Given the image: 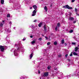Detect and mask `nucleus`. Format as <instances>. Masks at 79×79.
<instances>
[{
    "label": "nucleus",
    "instance_id": "f257e3e1",
    "mask_svg": "<svg viewBox=\"0 0 79 79\" xmlns=\"http://www.w3.org/2000/svg\"><path fill=\"white\" fill-rule=\"evenodd\" d=\"M23 45L21 44H15V46L17 47V50H19V49H20L21 47H22Z\"/></svg>",
    "mask_w": 79,
    "mask_h": 79
},
{
    "label": "nucleus",
    "instance_id": "f03ea898",
    "mask_svg": "<svg viewBox=\"0 0 79 79\" xmlns=\"http://www.w3.org/2000/svg\"><path fill=\"white\" fill-rule=\"evenodd\" d=\"M7 47L6 46H2V45H0V50H6L7 49Z\"/></svg>",
    "mask_w": 79,
    "mask_h": 79
},
{
    "label": "nucleus",
    "instance_id": "7ed1b4c3",
    "mask_svg": "<svg viewBox=\"0 0 79 79\" xmlns=\"http://www.w3.org/2000/svg\"><path fill=\"white\" fill-rule=\"evenodd\" d=\"M31 54L29 55V58L30 59H32V57L33 56V54H34V52H33V50H31Z\"/></svg>",
    "mask_w": 79,
    "mask_h": 79
},
{
    "label": "nucleus",
    "instance_id": "20e7f679",
    "mask_svg": "<svg viewBox=\"0 0 79 79\" xmlns=\"http://www.w3.org/2000/svg\"><path fill=\"white\" fill-rule=\"evenodd\" d=\"M63 8H67V9H73V7H71L69 6L68 5H65V6H64Z\"/></svg>",
    "mask_w": 79,
    "mask_h": 79
},
{
    "label": "nucleus",
    "instance_id": "39448f33",
    "mask_svg": "<svg viewBox=\"0 0 79 79\" xmlns=\"http://www.w3.org/2000/svg\"><path fill=\"white\" fill-rule=\"evenodd\" d=\"M17 53H18V51L17 50H15L14 51V54L15 56H16L18 55V54Z\"/></svg>",
    "mask_w": 79,
    "mask_h": 79
},
{
    "label": "nucleus",
    "instance_id": "423d86ee",
    "mask_svg": "<svg viewBox=\"0 0 79 79\" xmlns=\"http://www.w3.org/2000/svg\"><path fill=\"white\" fill-rule=\"evenodd\" d=\"M48 76V72H45L43 74V76L44 77H47Z\"/></svg>",
    "mask_w": 79,
    "mask_h": 79
},
{
    "label": "nucleus",
    "instance_id": "0eeeda50",
    "mask_svg": "<svg viewBox=\"0 0 79 79\" xmlns=\"http://www.w3.org/2000/svg\"><path fill=\"white\" fill-rule=\"evenodd\" d=\"M36 13H37V10H34L32 12L33 14H32V16H35L36 15Z\"/></svg>",
    "mask_w": 79,
    "mask_h": 79
},
{
    "label": "nucleus",
    "instance_id": "6e6552de",
    "mask_svg": "<svg viewBox=\"0 0 79 79\" xmlns=\"http://www.w3.org/2000/svg\"><path fill=\"white\" fill-rule=\"evenodd\" d=\"M58 70V69H57L56 68V69H54V70L52 71V72H53V73H54V72H55V71L56 72V73H54L55 74H56V73H58L57 72V71Z\"/></svg>",
    "mask_w": 79,
    "mask_h": 79
},
{
    "label": "nucleus",
    "instance_id": "1a4fd4ad",
    "mask_svg": "<svg viewBox=\"0 0 79 79\" xmlns=\"http://www.w3.org/2000/svg\"><path fill=\"white\" fill-rule=\"evenodd\" d=\"M20 79H25V76H21L20 77Z\"/></svg>",
    "mask_w": 79,
    "mask_h": 79
},
{
    "label": "nucleus",
    "instance_id": "9d476101",
    "mask_svg": "<svg viewBox=\"0 0 79 79\" xmlns=\"http://www.w3.org/2000/svg\"><path fill=\"white\" fill-rule=\"evenodd\" d=\"M69 19L70 20V21H73V20L74 19L73 17H70Z\"/></svg>",
    "mask_w": 79,
    "mask_h": 79
},
{
    "label": "nucleus",
    "instance_id": "9b49d317",
    "mask_svg": "<svg viewBox=\"0 0 79 79\" xmlns=\"http://www.w3.org/2000/svg\"><path fill=\"white\" fill-rule=\"evenodd\" d=\"M35 41H36V40H33V41L32 42H31V44L32 45H33V44H35Z\"/></svg>",
    "mask_w": 79,
    "mask_h": 79
},
{
    "label": "nucleus",
    "instance_id": "f8f14e48",
    "mask_svg": "<svg viewBox=\"0 0 79 79\" xmlns=\"http://www.w3.org/2000/svg\"><path fill=\"white\" fill-rule=\"evenodd\" d=\"M33 8H34L35 10H37V6L35 5L33 6Z\"/></svg>",
    "mask_w": 79,
    "mask_h": 79
},
{
    "label": "nucleus",
    "instance_id": "ddd939ff",
    "mask_svg": "<svg viewBox=\"0 0 79 79\" xmlns=\"http://www.w3.org/2000/svg\"><path fill=\"white\" fill-rule=\"evenodd\" d=\"M44 10H45L46 12H47V11L48 9H47V6H46L44 7Z\"/></svg>",
    "mask_w": 79,
    "mask_h": 79
},
{
    "label": "nucleus",
    "instance_id": "4468645a",
    "mask_svg": "<svg viewBox=\"0 0 79 79\" xmlns=\"http://www.w3.org/2000/svg\"><path fill=\"white\" fill-rule=\"evenodd\" d=\"M42 22L40 23V24H38L39 27H41V26H42Z\"/></svg>",
    "mask_w": 79,
    "mask_h": 79
},
{
    "label": "nucleus",
    "instance_id": "2eb2a0df",
    "mask_svg": "<svg viewBox=\"0 0 79 79\" xmlns=\"http://www.w3.org/2000/svg\"><path fill=\"white\" fill-rule=\"evenodd\" d=\"M44 30L45 31H47V28L46 27H45V26H44Z\"/></svg>",
    "mask_w": 79,
    "mask_h": 79
},
{
    "label": "nucleus",
    "instance_id": "dca6fc26",
    "mask_svg": "<svg viewBox=\"0 0 79 79\" xmlns=\"http://www.w3.org/2000/svg\"><path fill=\"white\" fill-rule=\"evenodd\" d=\"M7 32H10V31H9V29H6L5 30Z\"/></svg>",
    "mask_w": 79,
    "mask_h": 79
},
{
    "label": "nucleus",
    "instance_id": "f3484780",
    "mask_svg": "<svg viewBox=\"0 0 79 79\" xmlns=\"http://www.w3.org/2000/svg\"><path fill=\"white\" fill-rule=\"evenodd\" d=\"M64 43V40H61V44H63Z\"/></svg>",
    "mask_w": 79,
    "mask_h": 79
},
{
    "label": "nucleus",
    "instance_id": "a211bd4d",
    "mask_svg": "<svg viewBox=\"0 0 79 79\" xmlns=\"http://www.w3.org/2000/svg\"><path fill=\"white\" fill-rule=\"evenodd\" d=\"M45 38L46 39V40H48V39H50V36H49V38L47 37V36H45Z\"/></svg>",
    "mask_w": 79,
    "mask_h": 79
},
{
    "label": "nucleus",
    "instance_id": "6ab92c4d",
    "mask_svg": "<svg viewBox=\"0 0 79 79\" xmlns=\"http://www.w3.org/2000/svg\"><path fill=\"white\" fill-rule=\"evenodd\" d=\"M1 4H3L4 3V0H1Z\"/></svg>",
    "mask_w": 79,
    "mask_h": 79
},
{
    "label": "nucleus",
    "instance_id": "aec40b11",
    "mask_svg": "<svg viewBox=\"0 0 79 79\" xmlns=\"http://www.w3.org/2000/svg\"><path fill=\"white\" fill-rule=\"evenodd\" d=\"M73 55H74V56L77 55V53L75 52H73Z\"/></svg>",
    "mask_w": 79,
    "mask_h": 79
},
{
    "label": "nucleus",
    "instance_id": "412c9836",
    "mask_svg": "<svg viewBox=\"0 0 79 79\" xmlns=\"http://www.w3.org/2000/svg\"><path fill=\"white\" fill-rule=\"evenodd\" d=\"M54 44L55 45H57V42L56 41H55L54 42Z\"/></svg>",
    "mask_w": 79,
    "mask_h": 79
},
{
    "label": "nucleus",
    "instance_id": "4be33fe9",
    "mask_svg": "<svg viewBox=\"0 0 79 79\" xmlns=\"http://www.w3.org/2000/svg\"><path fill=\"white\" fill-rule=\"evenodd\" d=\"M51 68V66H48V69H50Z\"/></svg>",
    "mask_w": 79,
    "mask_h": 79
},
{
    "label": "nucleus",
    "instance_id": "5701e85b",
    "mask_svg": "<svg viewBox=\"0 0 79 79\" xmlns=\"http://www.w3.org/2000/svg\"><path fill=\"white\" fill-rule=\"evenodd\" d=\"M69 32H70V33H72V32H73V30H71L69 31Z\"/></svg>",
    "mask_w": 79,
    "mask_h": 79
},
{
    "label": "nucleus",
    "instance_id": "b1692460",
    "mask_svg": "<svg viewBox=\"0 0 79 79\" xmlns=\"http://www.w3.org/2000/svg\"><path fill=\"white\" fill-rule=\"evenodd\" d=\"M38 74H40V71L38 70Z\"/></svg>",
    "mask_w": 79,
    "mask_h": 79
},
{
    "label": "nucleus",
    "instance_id": "393cba45",
    "mask_svg": "<svg viewBox=\"0 0 79 79\" xmlns=\"http://www.w3.org/2000/svg\"><path fill=\"white\" fill-rule=\"evenodd\" d=\"M7 17L8 18V17H10V14H8L7 15Z\"/></svg>",
    "mask_w": 79,
    "mask_h": 79
},
{
    "label": "nucleus",
    "instance_id": "a878e982",
    "mask_svg": "<svg viewBox=\"0 0 79 79\" xmlns=\"http://www.w3.org/2000/svg\"><path fill=\"white\" fill-rule=\"evenodd\" d=\"M57 29H58V27L57 26H56V28H55V31H57Z\"/></svg>",
    "mask_w": 79,
    "mask_h": 79
},
{
    "label": "nucleus",
    "instance_id": "bb28decb",
    "mask_svg": "<svg viewBox=\"0 0 79 79\" xmlns=\"http://www.w3.org/2000/svg\"><path fill=\"white\" fill-rule=\"evenodd\" d=\"M50 44H51V43L49 42H48L47 44V45H50Z\"/></svg>",
    "mask_w": 79,
    "mask_h": 79
},
{
    "label": "nucleus",
    "instance_id": "cd10ccee",
    "mask_svg": "<svg viewBox=\"0 0 79 79\" xmlns=\"http://www.w3.org/2000/svg\"><path fill=\"white\" fill-rule=\"evenodd\" d=\"M60 23H58L57 24V26H58V27H60Z\"/></svg>",
    "mask_w": 79,
    "mask_h": 79
},
{
    "label": "nucleus",
    "instance_id": "c85d7f7f",
    "mask_svg": "<svg viewBox=\"0 0 79 79\" xmlns=\"http://www.w3.org/2000/svg\"><path fill=\"white\" fill-rule=\"evenodd\" d=\"M0 52H4V50H0Z\"/></svg>",
    "mask_w": 79,
    "mask_h": 79
},
{
    "label": "nucleus",
    "instance_id": "c756f323",
    "mask_svg": "<svg viewBox=\"0 0 79 79\" xmlns=\"http://www.w3.org/2000/svg\"><path fill=\"white\" fill-rule=\"evenodd\" d=\"M72 53H73V52H72L70 55V56H73V54Z\"/></svg>",
    "mask_w": 79,
    "mask_h": 79
},
{
    "label": "nucleus",
    "instance_id": "7c9ffc66",
    "mask_svg": "<svg viewBox=\"0 0 79 79\" xmlns=\"http://www.w3.org/2000/svg\"><path fill=\"white\" fill-rule=\"evenodd\" d=\"M72 45H76V43H74V42H72Z\"/></svg>",
    "mask_w": 79,
    "mask_h": 79
},
{
    "label": "nucleus",
    "instance_id": "2f4dec72",
    "mask_svg": "<svg viewBox=\"0 0 79 79\" xmlns=\"http://www.w3.org/2000/svg\"><path fill=\"white\" fill-rule=\"evenodd\" d=\"M78 49H79L78 48V47H75V50H78Z\"/></svg>",
    "mask_w": 79,
    "mask_h": 79
},
{
    "label": "nucleus",
    "instance_id": "473e14b6",
    "mask_svg": "<svg viewBox=\"0 0 79 79\" xmlns=\"http://www.w3.org/2000/svg\"><path fill=\"white\" fill-rule=\"evenodd\" d=\"M0 26H1V27H2V26H3V24L1 23V24H0Z\"/></svg>",
    "mask_w": 79,
    "mask_h": 79
},
{
    "label": "nucleus",
    "instance_id": "72a5a7b5",
    "mask_svg": "<svg viewBox=\"0 0 79 79\" xmlns=\"http://www.w3.org/2000/svg\"><path fill=\"white\" fill-rule=\"evenodd\" d=\"M42 38H39V40H40V41H41V40H42Z\"/></svg>",
    "mask_w": 79,
    "mask_h": 79
},
{
    "label": "nucleus",
    "instance_id": "f704fd0d",
    "mask_svg": "<svg viewBox=\"0 0 79 79\" xmlns=\"http://www.w3.org/2000/svg\"><path fill=\"white\" fill-rule=\"evenodd\" d=\"M51 74H52V75H51V76H53L54 75V73H52V72L51 73Z\"/></svg>",
    "mask_w": 79,
    "mask_h": 79
},
{
    "label": "nucleus",
    "instance_id": "c9c22d12",
    "mask_svg": "<svg viewBox=\"0 0 79 79\" xmlns=\"http://www.w3.org/2000/svg\"><path fill=\"white\" fill-rule=\"evenodd\" d=\"M77 9L76 8H75V11H76V12H77Z\"/></svg>",
    "mask_w": 79,
    "mask_h": 79
},
{
    "label": "nucleus",
    "instance_id": "e433bc0d",
    "mask_svg": "<svg viewBox=\"0 0 79 79\" xmlns=\"http://www.w3.org/2000/svg\"><path fill=\"white\" fill-rule=\"evenodd\" d=\"M76 23V21L74 20L73 22V23L74 24L75 23Z\"/></svg>",
    "mask_w": 79,
    "mask_h": 79
},
{
    "label": "nucleus",
    "instance_id": "4c0bfd02",
    "mask_svg": "<svg viewBox=\"0 0 79 79\" xmlns=\"http://www.w3.org/2000/svg\"><path fill=\"white\" fill-rule=\"evenodd\" d=\"M74 2H75V0H72V2H73V3Z\"/></svg>",
    "mask_w": 79,
    "mask_h": 79
},
{
    "label": "nucleus",
    "instance_id": "58836bf2",
    "mask_svg": "<svg viewBox=\"0 0 79 79\" xmlns=\"http://www.w3.org/2000/svg\"><path fill=\"white\" fill-rule=\"evenodd\" d=\"M21 52L22 53H24V51L23 50H21Z\"/></svg>",
    "mask_w": 79,
    "mask_h": 79
},
{
    "label": "nucleus",
    "instance_id": "ea45409f",
    "mask_svg": "<svg viewBox=\"0 0 79 79\" xmlns=\"http://www.w3.org/2000/svg\"><path fill=\"white\" fill-rule=\"evenodd\" d=\"M9 24H10V25H11V22H10L9 23Z\"/></svg>",
    "mask_w": 79,
    "mask_h": 79
},
{
    "label": "nucleus",
    "instance_id": "a19ab883",
    "mask_svg": "<svg viewBox=\"0 0 79 79\" xmlns=\"http://www.w3.org/2000/svg\"><path fill=\"white\" fill-rule=\"evenodd\" d=\"M68 77H71V76L70 75L67 76V78H68Z\"/></svg>",
    "mask_w": 79,
    "mask_h": 79
},
{
    "label": "nucleus",
    "instance_id": "79ce46f5",
    "mask_svg": "<svg viewBox=\"0 0 79 79\" xmlns=\"http://www.w3.org/2000/svg\"><path fill=\"white\" fill-rule=\"evenodd\" d=\"M68 54H66L65 55V57L66 58V57H67V56H68Z\"/></svg>",
    "mask_w": 79,
    "mask_h": 79
},
{
    "label": "nucleus",
    "instance_id": "37998d69",
    "mask_svg": "<svg viewBox=\"0 0 79 79\" xmlns=\"http://www.w3.org/2000/svg\"><path fill=\"white\" fill-rule=\"evenodd\" d=\"M31 27H32L31 28H34V25H32Z\"/></svg>",
    "mask_w": 79,
    "mask_h": 79
},
{
    "label": "nucleus",
    "instance_id": "c03bdc74",
    "mask_svg": "<svg viewBox=\"0 0 79 79\" xmlns=\"http://www.w3.org/2000/svg\"><path fill=\"white\" fill-rule=\"evenodd\" d=\"M25 40H26V39H25L24 38L23 40V41Z\"/></svg>",
    "mask_w": 79,
    "mask_h": 79
},
{
    "label": "nucleus",
    "instance_id": "a18cd8bd",
    "mask_svg": "<svg viewBox=\"0 0 79 79\" xmlns=\"http://www.w3.org/2000/svg\"><path fill=\"white\" fill-rule=\"evenodd\" d=\"M36 21H37V20H35L33 21V22H35Z\"/></svg>",
    "mask_w": 79,
    "mask_h": 79
},
{
    "label": "nucleus",
    "instance_id": "49530a36",
    "mask_svg": "<svg viewBox=\"0 0 79 79\" xmlns=\"http://www.w3.org/2000/svg\"><path fill=\"white\" fill-rule=\"evenodd\" d=\"M31 38H33V36L32 35L30 36Z\"/></svg>",
    "mask_w": 79,
    "mask_h": 79
},
{
    "label": "nucleus",
    "instance_id": "de8ad7c7",
    "mask_svg": "<svg viewBox=\"0 0 79 79\" xmlns=\"http://www.w3.org/2000/svg\"><path fill=\"white\" fill-rule=\"evenodd\" d=\"M25 79H27V77H26L25 76Z\"/></svg>",
    "mask_w": 79,
    "mask_h": 79
},
{
    "label": "nucleus",
    "instance_id": "09e8293b",
    "mask_svg": "<svg viewBox=\"0 0 79 79\" xmlns=\"http://www.w3.org/2000/svg\"><path fill=\"white\" fill-rule=\"evenodd\" d=\"M73 38L74 39H76V36H74L73 37Z\"/></svg>",
    "mask_w": 79,
    "mask_h": 79
},
{
    "label": "nucleus",
    "instance_id": "8fccbe9b",
    "mask_svg": "<svg viewBox=\"0 0 79 79\" xmlns=\"http://www.w3.org/2000/svg\"><path fill=\"white\" fill-rule=\"evenodd\" d=\"M43 63H44V62L41 63L40 64H43Z\"/></svg>",
    "mask_w": 79,
    "mask_h": 79
},
{
    "label": "nucleus",
    "instance_id": "3c124183",
    "mask_svg": "<svg viewBox=\"0 0 79 79\" xmlns=\"http://www.w3.org/2000/svg\"><path fill=\"white\" fill-rule=\"evenodd\" d=\"M11 2H12L11 0H10V1H9V2L10 3H11Z\"/></svg>",
    "mask_w": 79,
    "mask_h": 79
},
{
    "label": "nucleus",
    "instance_id": "603ef678",
    "mask_svg": "<svg viewBox=\"0 0 79 79\" xmlns=\"http://www.w3.org/2000/svg\"><path fill=\"white\" fill-rule=\"evenodd\" d=\"M51 35L52 36L53 35H53H54V34H51Z\"/></svg>",
    "mask_w": 79,
    "mask_h": 79
},
{
    "label": "nucleus",
    "instance_id": "864d4df0",
    "mask_svg": "<svg viewBox=\"0 0 79 79\" xmlns=\"http://www.w3.org/2000/svg\"><path fill=\"white\" fill-rule=\"evenodd\" d=\"M76 15H77V16H79V14H77V13H76Z\"/></svg>",
    "mask_w": 79,
    "mask_h": 79
},
{
    "label": "nucleus",
    "instance_id": "5fc2aeb1",
    "mask_svg": "<svg viewBox=\"0 0 79 79\" xmlns=\"http://www.w3.org/2000/svg\"><path fill=\"white\" fill-rule=\"evenodd\" d=\"M61 56V55H60L58 56H59V57H60Z\"/></svg>",
    "mask_w": 79,
    "mask_h": 79
},
{
    "label": "nucleus",
    "instance_id": "6e6d98bb",
    "mask_svg": "<svg viewBox=\"0 0 79 79\" xmlns=\"http://www.w3.org/2000/svg\"><path fill=\"white\" fill-rule=\"evenodd\" d=\"M58 79H61V78L60 77H58Z\"/></svg>",
    "mask_w": 79,
    "mask_h": 79
},
{
    "label": "nucleus",
    "instance_id": "4d7b16f0",
    "mask_svg": "<svg viewBox=\"0 0 79 79\" xmlns=\"http://www.w3.org/2000/svg\"><path fill=\"white\" fill-rule=\"evenodd\" d=\"M30 10H31V9H32V7H30Z\"/></svg>",
    "mask_w": 79,
    "mask_h": 79
},
{
    "label": "nucleus",
    "instance_id": "13d9d810",
    "mask_svg": "<svg viewBox=\"0 0 79 79\" xmlns=\"http://www.w3.org/2000/svg\"><path fill=\"white\" fill-rule=\"evenodd\" d=\"M50 6L51 7H52V4H51Z\"/></svg>",
    "mask_w": 79,
    "mask_h": 79
},
{
    "label": "nucleus",
    "instance_id": "bf43d9fd",
    "mask_svg": "<svg viewBox=\"0 0 79 79\" xmlns=\"http://www.w3.org/2000/svg\"><path fill=\"white\" fill-rule=\"evenodd\" d=\"M39 60H41V57H40V59H39Z\"/></svg>",
    "mask_w": 79,
    "mask_h": 79
},
{
    "label": "nucleus",
    "instance_id": "052dcab7",
    "mask_svg": "<svg viewBox=\"0 0 79 79\" xmlns=\"http://www.w3.org/2000/svg\"><path fill=\"white\" fill-rule=\"evenodd\" d=\"M65 46H66V45H67V44H65Z\"/></svg>",
    "mask_w": 79,
    "mask_h": 79
},
{
    "label": "nucleus",
    "instance_id": "680f3d73",
    "mask_svg": "<svg viewBox=\"0 0 79 79\" xmlns=\"http://www.w3.org/2000/svg\"><path fill=\"white\" fill-rule=\"evenodd\" d=\"M77 50H75V52H77Z\"/></svg>",
    "mask_w": 79,
    "mask_h": 79
},
{
    "label": "nucleus",
    "instance_id": "e2e57ef3",
    "mask_svg": "<svg viewBox=\"0 0 79 79\" xmlns=\"http://www.w3.org/2000/svg\"><path fill=\"white\" fill-rule=\"evenodd\" d=\"M42 36L43 37H44V35H42Z\"/></svg>",
    "mask_w": 79,
    "mask_h": 79
},
{
    "label": "nucleus",
    "instance_id": "0e129e2a",
    "mask_svg": "<svg viewBox=\"0 0 79 79\" xmlns=\"http://www.w3.org/2000/svg\"><path fill=\"white\" fill-rule=\"evenodd\" d=\"M14 29H15V27H14Z\"/></svg>",
    "mask_w": 79,
    "mask_h": 79
},
{
    "label": "nucleus",
    "instance_id": "69168bd1",
    "mask_svg": "<svg viewBox=\"0 0 79 79\" xmlns=\"http://www.w3.org/2000/svg\"><path fill=\"white\" fill-rule=\"evenodd\" d=\"M40 79H42V78L41 77H40Z\"/></svg>",
    "mask_w": 79,
    "mask_h": 79
},
{
    "label": "nucleus",
    "instance_id": "338daca9",
    "mask_svg": "<svg viewBox=\"0 0 79 79\" xmlns=\"http://www.w3.org/2000/svg\"><path fill=\"white\" fill-rule=\"evenodd\" d=\"M78 47H79V45H78Z\"/></svg>",
    "mask_w": 79,
    "mask_h": 79
}]
</instances>
